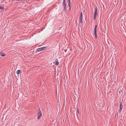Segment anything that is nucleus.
<instances>
[{
    "mask_svg": "<svg viewBox=\"0 0 126 126\" xmlns=\"http://www.w3.org/2000/svg\"><path fill=\"white\" fill-rule=\"evenodd\" d=\"M47 47H42L39 48L37 49L36 51L37 52L45 50V49H47Z\"/></svg>",
    "mask_w": 126,
    "mask_h": 126,
    "instance_id": "f257e3e1",
    "label": "nucleus"
},
{
    "mask_svg": "<svg viewBox=\"0 0 126 126\" xmlns=\"http://www.w3.org/2000/svg\"><path fill=\"white\" fill-rule=\"evenodd\" d=\"M37 119H39L42 115V113L40 110H39L37 113Z\"/></svg>",
    "mask_w": 126,
    "mask_h": 126,
    "instance_id": "f03ea898",
    "label": "nucleus"
},
{
    "mask_svg": "<svg viewBox=\"0 0 126 126\" xmlns=\"http://www.w3.org/2000/svg\"><path fill=\"white\" fill-rule=\"evenodd\" d=\"M66 4L65 0H63V6L64 7L63 10L65 12L66 11Z\"/></svg>",
    "mask_w": 126,
    "mask_h": 126,
    "instance_id": "7ed1b4c3",
    "label": "nucleus"
},
{
    "mask_svg": "<svg viewBox=\"0 0 126 126\" xmlns=\"http://www.w3.org/2000/svg\"><path fill=\"white\" fill-rule=\"evenodd\" d=\"M82 13L81 12L80 13V16L79 17V21L81 23H82L83 22V21L82 20Z\"/></svg>",
    "mask_w": 126,
    "mask_h": 126,
    "instance_id": "20e7f679",
    "label": "nucleus"
},
{
    "mask_svg": "<svg viewBox=\"0 0 126 126\" xmlns=\"http://www.w3.org/2000/svg\"><path fill=\"white\" fill-rule=\"evenodd\" d=\"M123 108V106L122 105V103L121 102L120 104V109L119 110V112H121Z\"/></svg>",
    "mask_w": 126,
    "mask_h": 126,
    "instance_id": "39448f33",
    "label": "nucleus"
},
{
    "mask_svg": "<svg viewBox=\"0 0 126 126\" xmlns=\"http://www.w3.org/2000/svg\"><path fill=\"white\" fill-rule=\"evenodd\" d=\"M94 15H97V7L94 9Z\"/></svg>",
    "mask_w": 126,
    "mask_h": 126,
    "instance_id": "423d86ee",
    "label": "nucleus"
},
{
    "mask_svg": "<svg viewBox=\"0 0 126 126\" xmlns=\"http://www.w3.org/2000/svg\"><path fill=\"white\" fill-rule=\"evenodd\" d=\"M0 55L1 56L4 57L6 56V54H5L2 52H0Z\"/></svg>",
    "mask_w": 126,
    "mask_h": 126,
    "instance_id": "0eeeda50",
    "label": "nucleus"
},
{
    "mask_svg": "<svg viewBox=\"0 0 126 126\" xmlns=\"http://www.w3.org/2000/svg\"><path fill=\"white\" fill-rule=\"evenodd\" d=\"M59 64V63L58 62V60L57 59L55 60V65H58Z\"/></svg>",
    "mask_w": 126,
    "mask_h": 126,
    "instance_id": "6e6552de",
    "label": "nucleus"
},
{
    "mask_svg": "<svg viewBox=\"0 0 126 126\" xmlns=\"http://www.w3.org/2000/svg\"><path fill=\"white\" fill-rule=\"evenodd\" d=\"M21 72V71L20 70H17L16 72V73L17 74H19Z\"/></svg>",
    "mask_w": 126,
    "mask_h": 126,
    "instance_id": "1a4fd4ad",
    "label": "nucleus"
},
{
    "mask_svg": "<svg viewBox=\"0 0 126 126\" xmlns=\"http://www.w3.org/2000/svg\"><path fill=\"white\" fill-rule=\"evenodd\" d=\"M4 9V8L2 6H0V9L3 10Z\"/></svg>",
    "mask_w": 126,
    "mask_h": 126,
    "instance_id": "9d476101",
    "label": "nucleus"
},
{
    "mask_svg": "<svg viewBox=\"0 0 126 126\" xmlns=\"http://www.w3.org/2000/svg\"><path fill=\"white\" fill-rule=\"evenodd\" d=\"M94 33H96V28H94Z\"/></svg>",
    "mask_w": 126,
    "mask_h": 126,
    "instance_id": "9b49d317",
    "label": "nucleus"
},
{
    "mask_svg": "<svg viewBox=\"0 0 126 126\" xmlns=\"http://www.w3.org/2000/svg\"><path fill=\"white\" fill-rule=\"evenodd\" d=\"M94 34L95 35V38L96 39L97 38L96 33H94Z\"/></svg>",
    "mask_w": 126,
    "mask_h": 126,
    "instance_id": "f8f14e48",
    "label": "nucleus"
},
{
    "mask_svg": "<svg viewBox=\"0 0 126 126\" xmlns=\"http://www.w3.org/2000/svg\"><path fill=\"white\" fill-rule=\"evenodd\" d=\"M97 15H94V20H95V18H96V16H97Z\"/></svg>",
    "mask_w": 126,
    "mask_h": 126,
    "instance_id": "ddd939ff",
    "label": "nucleus"
},
{
    "mask_svg": "<svg viewBox=\"0 0 126 126\" xmlns=\"http://www.w3.org/2000/svg\"><path fill=\"white\" fill-rule=\"evenodd\" d=\"M68 4H70V0H68Z\"/></svg>",
    "mask_w": 126,
    "mask_h": 126,
    "instance_id": "4468645a",
    "label": "nucleus"
},
{
    "mask_svg": "<svg viewBox=\"0 0 126 126\" xmlns=\"http://www.w3.org/2000/svg\"><path fill=\"white\" fill-rule=\"evenodd\" d=\"M68 5L69 7V9H70L71 8V6H70V4H68Z\"/></svg>",
    "mask_w": 126,
    "mask_h": 126,
    "instance_id": "2eb2a0df",
    "label": "nucleus"
},
{
    "mask_svg": "<svg viewBox=\"0 0 126 126\" xmlns=\"http://www.w3.org/2000/svg\"><path fill=\"white\" fill-rule=\"evenodd\" d=\"M97 25H95L94 28H97Z\"/></svg>",
    "mask_w": 126,
    "mask_h": 126,
    "instance_id": "dca6fc26",
    "label": "nucleus"
},
{
    "mask_svg": "<svg viewBox=\"0 0 126 126\" xmlns=\"http://www.w3.org/2000/svg\"><path fill=\"white\" fill-rule=\"evenodd\" d=\"M77 112L79 113L78 109L77 110Z\"/></svg>",
    "mask_w": 126,
    "mask_h": 126,
    "instance_id": "f3484780",
    "label": "nucleus"
},
{
    "mask_svg": "<svg viewBox=\"0 0 126 126\" xmlns=\"http://www.w3.org/2000/svg\"><path fill=\"white\" fill-rule=\"evenodd\" d=\"M67 50H65V52H66V51Z\"/></svg>",
    "mask_w": 126,
    "mask_h": 126,
    "instance_id": "a211bd4d",
    "label": "nucleus"
},
{
    "mask_svg": "<svg viewBox=\"0 0 126 126\" xmlns=\"http://www.w3.org/2000/svg\"><path fill=\"white\" fill-rule=\"evenodd\" d=\"M21 1H23L24 0H21Z\"/></svg>",
    "mask_w": 126,
    "mask_h": 126,
    "instance_id": "6ab92c4d",
    "label": "nucleus"
}]
</instances>
